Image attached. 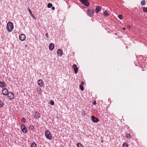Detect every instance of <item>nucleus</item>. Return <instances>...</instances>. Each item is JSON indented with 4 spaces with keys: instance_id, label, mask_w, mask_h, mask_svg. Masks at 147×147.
Returning <instances> with one entry per match:
<instances>
[{
    "instance_id": "dca6fc26",
    "label": "nucleus",
    "mask_w": 147,
    "mask_h": 147,
    "mask_svg": "<svg viewBox=\"0 0 147 147\" xmlns=\"http://www.w3.org/2000/svg\"><path fill=\"white\" fill-rule=\"evenodd\" d=\"M5 84L4 82H0V86L2 88H4L5 87Z\"/></svg>"
},
{
    "instance_id": "2eb2a0df",
    "label": "nucleus",
    "mask_w": 147,
    "mask_h": 147,
    "mask_svg": "<svg viewBox=\"0 0 147 147\" xmlns=\"http://www.w3.org/2000/svg\"><path fill=\"white\" fill-rule=\"evenodd\" d=\"M101 9V7L99 6L96 7V13H98Z\"/></svg>"
},
{
    "instance_id": "4c0bfd02",
    "label": "nucleus",
    "mask_w": 147,
    "mask_h": 147,
    "mask_svg": "<svg viewBox=\"0 0 147 147\" xmlns=\"http://www.w3.org/2000/svg\"><path fill=\"white\" fill-rule=\"evenodd\" d=\"M83 83H84V82H82V84H83Z\"/></svg>"
},
{
    "instance_id": "f704fd0d",
    "label": "nucleus",
    "mask_w": 147,
    "mask_h": 147,
    "mask_svg": "<svg viewBox=\"0 0 147 147\" xmlns=\"http://www.w3.org/2000/svg\"><path fill=\"white\" fill-rule=\"evenodd\" d=\"M96 104V101H94L93 102V104L94 105H95Z\"/></svg>"
},
{
    "instance_id": "393cba45",
    "label": "nucleus",
    "mask_w": 147,
    "mask_h": 147,
    "mask_svg": "<svg viewBox=\"0 0 147 147\" xmlns=\"http://www.w3.org/2000/svg\"><path fill=\"white\" fill-rule=\"evenodd\" d=\"M123 147H128V145L127 143H124L123 144Z\"/></svg>"
},
{
    "instance_id": "f8f14e48",
    "label": "nucleus",
    "mask_w": 147,
    "mask_h": 147,
    "mask_svg": "<svg viewBox=\"0 0 147 147\" xmlns=\"http://www.w3.org/2000/svg\"><path fill=\"white\" fill-rule=\"evenodd\" d=\"M40 117V113L37 112H36L34 115V117H35V118L36 119H39Z\"/></svg>"
},
{
    "instance_id": "20e7f679",
    "label": "nucleus",
    "mask_w": 147,
    "mask_h": 147,
    "mask_svg": "<svg viewBox=\"0 0 147 147\" xmlns=\"http://www.w3.org/2000/svg\"><path fill=\"white\" fill-rule=\"evenodd\" d=\"M80 1L85 6H88L89 5V3L88 1L87 0H80Z\"/></svg>"
},
{
    "instance_id": "412c9836",
    "label": "nucleus",
    "mask_w": 147,
    "mask_h": 147,
    "mask_svg": "<svg viewBox=\"0 0 147 147\" xmlns=\"http://www.w3.org/2000/svg\"><path fill=\"white\" fill-rule=\"evenodd\" d=\"M31 146V147H37V145L35 143H32Z\"/></svg>"
},
{
    "instance_id": "a211bd4d",
    "label": "nucleus",
    "mask_w": 147,
    "mask_h": 147,
    "mask_svg": "<svg viewBox=\"0 0 147 147\" xmlns=\"http://www.w3.org/2000/svg\"><path fill=\"white\" fill-rule=\"evenodd\" d=\"M141 4L142 5H144L146 4L145 0H142L141 2Z\"/></svg>"
},
{
    "instance_id": "7c9ffc66",
    "label": "nucleus",
    "mask_w": 147,
    "mask_h": 147,
    "mask_svg": "<svg viewBox=\"0 0 147 147\" xmlns=\"http://www.w3.org/2000/svg\"><path fill=\"white\" fill-rule=\"evenodd\" d=\"M143 11L145 12H147V8L144 7L143 8Z\"/></svg>"
},
{
    "instance_id": "423d86ee",
    "label": "nucleus",
    "mask_w": 147,
    "mask_h": 147,
    "mask_svg": "<svg viewBox=\"0 0 147 147\" xmlns=\"http://www.w3.org/2000/svg\"><path fill=\"white\" fill-rule=\"evenodd\" d=\"M8 97L11 100L13 99L14 97V94L11 92H9L8 94Z\"/></svg>"
},
{
    "instance_id": "e433bc0d",
    "label": "nucleus",
    "mask_w": 147,
    "mask_h": 147,
    "mask_svg": "<svg viewBox=\"0 0 147 147\" xmlns=\"http://www.w3.org/2000/svg\"><path fill=\"white\" fill-rule=\"evenodd\" d=\"M83 83H84V82H82V84H83Z\"/></svg>"
},
{
    "instance_id": "f3484780",
    "label": "nucleus",
    "mask_w": 147,
    "mask_h": 147,
    "mask_svg": "<svg viewBox=\"0 0 147 147\" xmlns=\"http://www.w3.org/2000/svg\"><path fill=\"white\" fill-rule=\"evenodd\" d=\"M126 137L128 139H130L131 138L130 134H126Z\"/></svg>"
},
{
    "instance_id": "f257e3e1",
    "label": "nucleus",
    "mask_w": 147,
    "mask_h": 147,
    "mask_svg": "<svg viewBox=\"0 0 147 147\" xmlns=\"http://www.w3.org/2000/svg\"><path fill=\"white\" fill-rule=\"evenodd\" d=\"M7 29L8 32H11L13 28V23L10 22H8L7 25Z\"/></svg>"
},
{
    "instance_id": "f03ea898",
    "label": "nucleus",
    "mask_w": 147,
    "mask_h": 147,
    "mask_svg": "<svg viewBox=\"0 0 147 147\" xmlns=\"http://www.w3.org/2000/svg\"><path fill=\"white\" fill-rule=\"evenodd\" d=\"M45 134L47 138L49 140H51L52 139V136L51 135V133L48 130H46L45 132Z\"/></svg>"
},
{
    "instance_id": "5701e85b",
    "label": "nucleus",
    "mask_w": 147,
    "mask_h": 147,
    "mask_svg": "<svg viewBox=\"0 0 147 147\" xmlns=\"http://www.w3.org/2000/svg\"><path fill=\"white\" fill-rule=\"evenodd\" d=\"M52 6V4L51 3H49L47 5V7L49 8H50Z\"/></svg>"
},
{
    "instance_id": "72a5a7b5",
    "label": "nucleus",
    "mask_w": 147,
    "mask_h": 147,
    "mask_svg": "<svg viewBox=\"0 0 147 147\" xmlns=\"http://www.w3.org/2000/svg\"><path fill=\"white\" fill-rule=\"evenodd\" d=\"M52 10H54L55 9V7H52Z\"/></svg>"
},
{
    "instance_id": "9b49d317",
    "label": "nucleus",
    "mask_w": 147,
    "mask_h": 147,
    "mask_svg": "<svg viewBox=\"0 0 147 147\" xmlns=\"http://www.w3.org/2000/svg\"><path fill=\"white\" fill-rule=\"evenodd\" d=\"M73 67L74 68V70L75 74H77L78 71V68L77 67V65L76 64H74L73 65Z\"/></svg>"
},
{
    "instance_id": "c9c22d12",
    "label": "nucleus",
    "mask_w": 147,
    "mask_h": 147,
    "mask_svg": "<svg viewBox=\"0 0 147 147\" xmlns=\"http://www.w3.org/2000/svg\"><path fill=\"white\" fill-rule=\"evenodd\" d=\"M123 28L124 29V30H125V28Z\"/></svg>"
},
{
    "instance_id": "6ab92c4d",
    "label": "nucleus",
    "mask_w": 147,
    "mask_h": 147,
    "mask_svg": "<svg viewBox=\"0 0 147 147\" xmlns=\"http://www.w3.org/2000/svg\"><path fill=\"white\" fill-rule=\"evenodd\" d=\"M4 104L3 102L1 100H0V107H2L3 106Z\"/></svg>"
},
{
    "instance_id": "39448f33",
    "label": "nucleus",
    "mask_w": 147,
    "mask_h": 147,
    "mask_svg": "<svg viewBox=\"0 0 147 147\" xmlns=\"http://www.w3.org/2000/svg\"><path fill=\"white\" fill-rule=\"evenodd\" d=\"M21 129L23 133H26L27 131V129L25 125L24 124H22L21 125Z\"/></svg>"
},
{
    "instance_id": "9d476101",
    "label": "nucleus",
    "mask_w": 147,
    "mask_h": 147,
    "mask_svg": "<svg viewBox=\"0 0 147 147\" xmlns=\"http://www.w3.org/2000/svg\"><path fill=\"white\" fill-rule=\"evenodd\" d=\"M37 83L38 85L41 87L44 84L42 80H38L37 82Z\"/></svg>"
},
{
    "instance_id": "6e6552de",
    "label": "nucleus",
    "mask_w": 147,
    "mask_h": 147,
    "mask_svg": "<svg viewBox=\"0 0 147 147\" xmlns=\"http://www.w3.org/2000/svg\"><path fill=\"white\" fill-rule=\"evenodd\" d=\"M91 119L92 121L95 123H97L99 121V119L96 118L93 116H91Z\"/></svg>"
},
{
    "instance_id": "c85d7f7f",
    "label": "nucleus",
    "mask_w": 147,
    "mask_h": 147,
    "mask_svg": "<svg viewBox=\"0 0 147 147\" xmlns=\"http://www.w3.org/2000/svg\"><path fill=\"white\" fill-rule=\"evenodd\" d=\"M28 11H29V13H30V14L31 15H33L32 13V11H31L30 9H29L28 8Z\"/></svg>"
},
{
    "instance_id": "1a4fd4ad",
    "label": "nucleus",
    "mask_w": 147,
    "mask_h": 147,
    "mask_svg": "<svg viewBox=\"0 0 147 147\" xmlns=\"http://www.w3.org/2000/svg\"><path fill=\"white\" fill-rule=\"evenodd\" d=\"M26 38V37L25 35L24 34H22L21 35L19 36V38L20 40L23 41L25 40Z\"/></svg>"
},
{
    "instance_id": "b1692460",
    "label": "nucleus",
    "mask_w": 147,
    "mask_h": 147,
    "mask_svg": "<svg viewBox=\"0 0 147 147\" xmlns=\"http://www.w3.org/2000/svg\"><path fill=\"white\" fill-rule=\"evenodd\" d=\"M37 91L38 92H39V93H41L42 92V90L40 88H38L37 89Z\"/></svg>"
},
{
    "instance_id": "aec40b11",
    "label": "nucleus",
    "mask_w": 147,
    "mask_h": 147,
    "mask_svg": "<svg viewBox=\"0 0 147 147\" xmlns=\"http://www.w3.org/2000/svg\"><path fill=\"white\" fill-rule=\"evenodd\" d=\"M103 14L106 16H109V14L107 11H105L103 13Z\"/></svg>"
},
{
    "instance_id": "ddd939ff",
    "label": "nucleus",
    "mask_w": 147,
    "mask_h": 147,
    "mask_svg": "<svg viewBox=\"0 0 147 147\" xmlns=\"http://www.w3.org/2000/svg\"><path fill=\"white\" fill-rule=\"evenodd\" d=\"M54 48V44L53 43H51L50 44L49 46V49L50 51L52 50Z\"/></svg>"
},
{
    "instance_id": "473e14b6",
    "label": "nucleus",
    "mask_w": 147,
    "mask_h": 147,
    "mask_svg": "<svg viewBox=\"0 0 147 147\" xmlns=\"http://www.w3.org/2000/svg\"><path fill=\"white\" fill-rule=\"evenodd\" d=\"M30 127H31V129H34V126L33 125L32 126H30Z\"/></svg>"
},
{
    "instance_id": "c756f323",
    "label": "nucleus",
    "mask_w": 147,
    "mask_h": 147,
    "mask_svg": "<svg viewBox=\"0 0 147 147\" xmlns=\"http://www.w3.org/2000/svg\"><path fill=\"white\" fill-rule=\"evenodd\" d=\"M22 121L24 123H25L26 122V120L24 117H23L22 118Z\"/></svg>"
},
{
    "instance_id": "4be33fe9",
    "label": "nucleus",
    "mask_w": 147,
    "mask_h": 147,
    "mask_svg": "<svg viewBox=\"0 0 147 147\" xmlns=\"http://www.w3.org/2000/svg\"><path fill=\"white\" fill-rule=\"evenodd\" d=\"M77 146L78 147H84L82 144L79 143H78Z\"/></svg>"
},
{
    "instance_id": "cd10ccee",
    "label": "nucleus",
    "mask_w": 147,
    "mask_h": 147,
    "mask_svg": "<svg viewBox=\"0 0 147 147\" xmlns=\"http://www.w3.org/2000/svg\"><path fill=\"white\" fill-rule=\"evenodd\" d=\"M118 17L119 18L120 20L122 19L123 18V16L121 15H119Z\"/></svg>"
},
{
    "instance_id": "a878e982",
    "label": "nucleus",
    "mask_w": 147,
    "mask_h": 147,
    "mask_svg": "<svg viewBox=\"0 0 147 147\" xmlns=\"http://www.w3.org/2000/svg\"><path fill=\"white\" fill-rule=\"evenodd\" d=\"M79 87H80V89L82 90H84V88H83V86L80 84L79 85Z\"/></svg>"
},
{
    "instance_id": "2f4dec72",
    "label": "nucleus",
    "mask_w": 147,
    "mask_h": 147,
    "mask_svg": "<svg viewBox=\"0 0 147 147\" xmlns=\"http://www.w3.org/2000/svg\"><path fill=\"white\" fill-rule=\"evenodd\" d=\"M45 36L46 37H47V38H49V35L48 33H47L45 34Z\"/></svg>"
},
{
    "instance_id": "bb28decb",
    "label": "nucleus",
    "mask_w": 147,
    "mask_h": 147,
    "mask_svg": "<svg viewBox=\"0 0 147 147\" xmlns=\"http://www.w3.org/2000/svg\"><path fill=\"white\" fill-rule=\"evenodd\" d=\"M50 104L52 105H54V101L52 100H51L50 101Z\"/></svg>"
},
{
    "instance_id": "58836bf2",
    "label": "nucleus",
    "mask_w": 147,
    "mask_h": 147,
    "mask_svg": "<svg viewBox=\"0 0 147 147\" xmlns=\"http://www.w3.org/2000/svg\"><path fill=\"white\" fill-rule=\"evenodd\" d=\"M101 142H102V140Z\"/></svg>"
},
{
    "instance_id": "0eeeda50",
    "label": "nucleus",
    "mask_w": 147,
    "mask_h": 147,
    "mask_svg": "<svg viewBox=\"0 0 147 147\" xmlns=\"http://www.w3.org/2000/svg\"><path fill=\"white\" fill-rule=\"evenodd\" d=\"M2 92L4 95H7L9 93L8 90L5 88L3 89Z\"/></svg>"
},
{
    "instance_id": "4468645a",
    "label": "nucleus",
    "mask_w": 147,
    "mask_h": 147,
    "mask_svg": "<svg viewBox=\"0 0 147 147\" xmlns=\"http://www.w3.org/2000/svg\"><path fill=\"white\" fill-rule=\"evenodd\" d=\"M57 53L59 56H61L62 55L63 52L60 49H58L57 51Z\"/></svg>"
},
{
    "instance_id": "ea45409f",
    "label": "nucleus",
    "mask_w": 147,
    "mask_h": 147,
    "mask_svg": "<svg viewBox=\"0 0 147 147\" xmlns=\"http://www.w3.org/2000/svg\"><path fill=\"white\" fill-rule=\"evenodd\" d=\"M142 70L144 71V69H143Z\"/></svg>"
},
{
    "instance_id": "7ed1b4c3",
    "label": "nucleus",
    "mask_w": 147,
    "mask_h": 147,
    "mask_svg": "<svg viewBox=\"0 0 147 147\" xmlns=\"http://www.w3.org/2000/svg\"><path fill=\"white\" fill-rule=\"evenodd\" d=\"M87 13L89 16H92L94 15V11L93 10L88 9L87 10Z\"/></svg>"
}]
</instances>
